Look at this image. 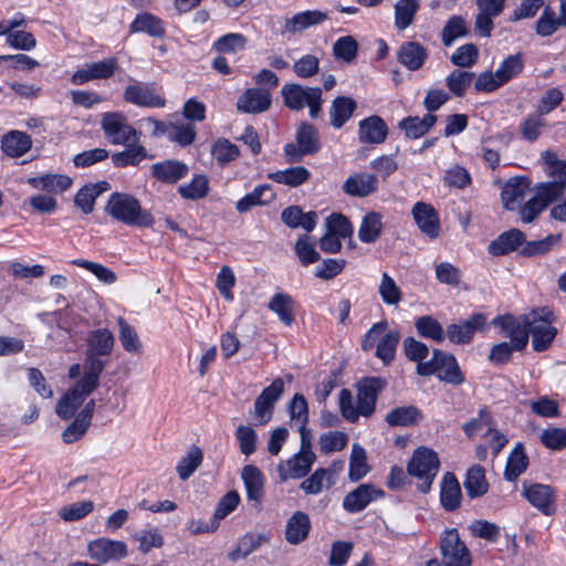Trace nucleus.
<instances>
[{
  "label": "nucleus",
  "instance_id": "cd10ccee",
  "mask_svg": "<svg viewBox=\"0 0 566 566\" xmlns=\"http://www.w3.org/2000/svg\"><path fill=\"white\" fill-rule=\"evenodd\" d=\"M109 189L111 185L105 180L85 185L75 195L74 203L83 213H91L94 210L96 198Z\"/></svg>",
  "mask_w": 566,
  "mask_h": 566
},
{
  "label": "nucleus",
  "instance_id": "c85d7f7f",
  "mask_svg": "<svg viewBox=\"0 0 566 566\" xmlns=\"http://www.w3.org/2000/svg\"><path fill=\"white\" fill-rule=\"evenodd\" d=\"M270 542L268 534L247 533L238 541L237 547L228 553V558L231 562L244 559L250 554L260 548L263 544Z\"/></svg>",
  "mask_w": 566,
  "mask_h": 566
},
{
  "label": "nucleus",
  "instance_id": "7c9ffc66",
  "mask_svg": "<svg viewBox=\"0 0 566 566\" xmlns=\"http://www.w3.org/2000/svg\"><path fill=\"white\" fill-rule=\"evenodd\" d=\"M281 219L292 229L301 227L311 232L316 226L317 213L315 211L304 213L298 206H290L282 211Z\"/></svg>",
  "mask_w": 566,
  "mask_h": 566
},
{
  "label": "nucleus",
  "instance_id": "0e129e2a",
  "mask_svg": "<svg viewBox=\"0 0 566 566\" xmlns=\"http://www.w3.org/2000/svg\"><path fill=\"white\" fill-rule=\"evenodd\" d=\"M524 69V60L522 53H516L506 57L501 66L496 70L497 77L503 84L517 76Z\"/></svg>",
  "mask_w": 566,
  "mask_h": 566
},
{
  "label": "nucleus",
  "instance_id": "dca6fc26",
  "mask_svg": "<svg viewBox=\"0 0 566 566\" xmlns=\"http://www.w3.org/2000/svg\"><path fill=\"white\" fill-rule=\"evenodd\" d=\"M384 492L370 483L358 485L343 500V507L349 513L363 511L371 501L381 497Z\"/></svg>",
  "mask_w": 566,
  "mask_h": 566
},
{
  "label": "nucleus",
  "instance_id": "20e7f679",
  "mask_svg": "<svg viewBox=\"0 0 566 566\" xmlns=\"http://www.w3.org/2000/svg\"><path fill=\"white\" fill-rule=\"evenodd\" d=\"M439 468L440 461L437 452L429 448L420 447L415 450L408 462L407 471L411 476L419 480L418 490L422 493H428Z\"/></svg>",
  "mask_w": 566,
  "mask_h": 566
},
{
  "label": "nucleus",
  "instance_id": "680f3d73",
  "mask_svg": "<svg viewBox=\"0 0 566 566\" xmlns=\"http://www.w3.org/2000/svg\"><path fill=\"white\" fill-rule=\"evenodd\" d=\"M182 198L197 200L205 198L209 191L208 178L205 175H197L193 179L178 188Z\"/></svg>",
  "mask_w": 566,
  "mask_h": 566
},
{
  "label": "nucleus",
  "instance_id": "79ce46f5",
  "mask_svg": "<svg viewBox=\"0 0 566 566\" xmlns=\"http://www.w3.org/2000/svg\"><path fill=\"white\" fill-rule=\"evenodd\" d=\"M310 177V170L303 166H295L269 174L271 180L289 187H298L305 184Z\"/></svg>",
  "mask_w": 566,
  "mask_h": 566
},
{
  "label": "nucleus",
  "instance_id": "bf43d9fd",
  "mask_svg": "<svg viewBox=\"0 0 566 566\" xmlns=\"http://www.w3.org/2000/svg\"><path fill=\"white\" fill-rule=\"evenodd\" d=\"M468 33L465 20L461 15H453L442 29V42L446 46H450L458 38L465 36Z\"/></svg>",
  "mask_w": 566,
  "mask_h": 566
},
{
  "label": "nucleus",
  "instance_id": "4c0bfd02",
  "mask_svg": "<svg viewBox=\"0 0 566 566\" xmlns=\"http://www.w3.org/2000/svg\"><path fill=\"white\" fill-rule=\"evenodd\" d=\"M129 30L132 33L145 32L154 38H163L165 35L164 22L149 12L137 14L135 20L130 23Z\"/></svg>",
  "mask_w": 566,
  "mask_h": 566
},
{
  "label": "nucleus",
  "instance_id": "c756f323",
  "mask_svg": "<svg viewBox=\"0 0 566 566\" xmlns=\"http://www.w3.org/2000/svg\"><path fill=\"white\" fill-rule=\"evenodd\" d=\"M461 499V488L457 478L453 473L447 472L443 475L440 490V501L442 507L448 512H452L460 506Z\"/></svg>",
  "mask_w": 566,
  "mask_h": 566
},
{
  "label": "nucleus",
  "instance_id": "09e8293b",
  "mask_svg": "<svg viewBox=\"0 0 566 566\" xmlns=\"http://www.w3.org/2000/svg\"><path fill=\"white\" fill-rule=\"evenodd\" d=\"M418 9V0H398L395 4V27L405 30L411 25Z\"/></svg>",
  "mask_w": 566,
  "mask_h": 566
},
{
  "label": "nucleus",
  "instance_id": "aec40b11",
  "mask_svg": "<svg viewBox=\"0 0 566 566\" xmlns=\"http://www.w3.org/2000/svg\"><path fill=\"white\" fill-rule=\"evenodd\" d=\"M526 499L545 515L556 512L555 490L545 484H533L525 489Z\"/></svg>",
  "mask_w": 566,
  "mask_h": 566
},
{
  "label": "nucleus",
  "instance_id": "a19ab883",
  "mask_svg": "<svg viewBox=\"0 0 566 566\" xmlns=\"http://www.w3.org/2000/svg\"><path fill=\"white\" fill-rule=\"evenodd\" d=\"M295 139L303 154L314 155L321 149L318 130L310 123L304 122L298 126Z\"/></svg>",
  "mask_w": 566,
  "mask_h": 566
},
{
  "label": "nucleus",
  "instance_id": "5701e85b",
  "mask_svg": "<svg viewBox=\"0 0 566 566\" xmlns=\"http://www.w3.org/2000/svg\"><path fill=\"white\" fill-rule=\"evenodd\" d=\"M311 531V521L306 513L296 511L287 520L285 526V539L291 545L303 543Z\"/></svg>",
  "mask_w": 566,
  "mask_h": 566
},
{
  "label": "nucleus",
  "instance_id": "f704fd0d",
  "mask_svg": "<svg viewBox=\"0 0 566 566\" xmlns=\"http://www.w3.org/2000/svg\"><path fill=\"white\" fill-rule=\"evenodd\" d=\"M269 308L275 313L279 319L285 325L291 326L295 321V301L286 293H276L269 302Z\"/></svg>",
  "mask_w": 566,
  "mask_h": 566
},
{
  "label": "nucleus",
  "instance_id": "13d9d810",
  "mask_svg": "<svg viewBox=\"0 0 566 566\" xmlns=\"http://www.w3.org/2000/svg\"><path fill=\"white\" fill-rule=\"evenodd\" d=\"M560 238V234H549L542 240L528 241L521 249V254L527 258L543 255L558 244Z\"/></svg>",
  "mask_w": 566,
  "mask_h": 566
},
{
  "label": "nucleus",
  "instance_id": "393cba45",
  "mask_svg": "<svg viewBox=\"0 0 566 566\" xmlns=\"http://www.w3.org/2000/svg\"><path fill=\"white\" fill-rule=\"evenodd\" d=\"M537 185L536 193L527 200L520 210L521 219L525 223L533 222L552 202L557 199L552 197L547 191Z\"/></svg>",
  "mask_w": 566,
  "mask_h": 566
},
{
  "label": "nucleus",
  "instance_id": "a211bd4d",
  "mask_svg": "<svg viewBox=\"0 0 566 566\" xmlns=\"http://www.w3.org/2000/svg\"><path fill=\"white\" fill-rule=\"evenodd\" d=\"M124 99L142 107H164L166 99L157 94L154 88L143 85H128L124 91Z\"/></svg>",
  "mask_w": 566,
  "mask_h": 566
},
{
  "label": "nucleus",
  "instance_id": "6ab92c4d",
  "mask_svg": "<svg viewBox=\"0 0 566 566\" xmlns=\"http://www.w3.org/2000/svg\"><path fill=\"white\" fill-rule=\"evenodd\" d=\"M388 135V127L385 120L371 115L359 123L358 139L364 144H381Z\"/></svg>",
  "mask_w": 566,
  "mask_h": 566
},
{
  "label": "nucleus",
  "instance_id": "69168bd1",
  "mask_svg": "<svg viewBox=\"0 0 566 566\" xmlns=\"http://www.w3.org/2000/svg\"><path fill=\"white\" fill-rule=\"evenodd\" d=\"M546 126V122L543 116L536 112L534 115H528L520 125V132L524 139L527 142H535L542 133V129Z\"/></svg>",
  "mask_w": 566,
  "mask_h": 566
},
{
  "label": "nucleus",
  "instance_id": "f3484780",
  "mask_svg": "<svg viewBox=\"0 0 566 566\" xmlns=\"http://www.w3.org/2000/svg\"><path fill=\"white\" fill-rule=\"evenodd\" d=\"M413 219L419 229L430 239H434L440 233V220L436 209L426 202H417L412 207Z\"/></svg>",
  "mask_w": 566,
  "mask_h": 566
},
{
  "label": "nucleus",
  "instance_id": "603ef678",
  "mask_svg": "<svg viewBox=\"0 0 566 566\" xmlns=\"http://www.w3.org/2000/svg\"><path fill=\"white\" fill-rule=\"evenodd\" d=\"M202 458L203 454L201 449L197 446H192L187 451L186 455L181 458L176 468L179 478L182 481L189 479V476L200 467Z\"/></svg>",
  "mask_w": 566,
  "mask_h": 566
},
{
  "label": "nucleus",
  "instance_id": "a878e982",
  "mask_svg": "<svg viewBox=\"0 0 566 566\" xmlns=\"http://www.w3.org/2000/svg\"><path fill=\"white\" fill-rule=\"evenodd\" d=\"M31 137L21 130H10L1 138L2 151L12 158L23 156L31 149Z\"/></svg>",
  "mask_w": 566,
  "mask_h": 566
},
{
  "label": "nucleus",
  "instance_id": "c9c22d12",
  "mask_svg": "<svg viewBox=\"0 0 566 566\" xmlns=\"http://www.w3.org/2000/svg\"><path fill=\"white\" fill-rule=\"evenodd\" d=\"M423 419L422 412L415 406H401L389 411L385 418L391 427H410Z\"/></svg>",
  "mask_w": 566,
  "mask_h": 566
},
{
  "label": "nucleus",
  "instance_id": "49530a36",
  "mask_svg": "<svg viewBox=\"0 0 566 566\" xmlns=\"http://www.w3.org/2000/svg\"><path fill=\"white\" fill-rule=\"evenodd\" d=\"M127 148L112 155V161L115 167L124 168L127 166H137L147 157V150L142 145L133 143L127 144Z\"/></svg>",
  "mask_w": 566,
  "mask_h": 566
},
{
  "label": "nucleus",
  "instance_id": "c03bdc74",
  "mask_svg": "<svg viewBox=\"0 0 566 566\" xmlns=\"http://www.w3.org/2000/svg\"><path fill=\"white\" fill-rule=\"evenodd\" d=\"M528 458L524 447L518 442L507 458L504 476L507 481H515L527 469Z\"/></svg>",
  "mask_w": 566,
  "mask_h": 566
},
{
  "label": "nucleus",
  "instance_id": "f03ea898",
  "mask_svg": "<svg viewBox=\"0 0 566 566\" xmlns=\"http://www.w3.org/2000/svg\"><path fill=\"white\" fill-rule=\"evenodd\" d=\"M105 211L111 218L126 226L150 228L155 223L154 216L143 209L134 196L126 192L112 193Z\"/></svg>",
  "mask_w": 566,
  "mask_h": 566
},
{
  "label": "nucleus",
  "instance_id": "338daca9",
  "mask_svg": "<svg viewBox=\"0 0 566 566\" xmlns=\"http://www.w3.org/2000/svg\"><path fill=\"white\" fill-rule=\"evenodd\" d=\"M479 59V50L475 44L467 43L457 49L451 55V62L459 67L468 69L475 64Z\"/></svg>",
  "mask_w": 566,
  "mask_h": 566
},
{
  "label": "nucleus",
  "instance_id": "7ed1b4c3",
  "mask_svg": "<svg viewBox=\"0 0 566 566\" xmlns=\"http://www.w3.org/2000/svg\"><path fill=\"white\" fill-rule=\"evenodd\" d=\"M417 374L424 377L436 375L439 380L454 386H459L465 381V377L455 357L441 349H433L430 360L426 364H418Z\"/></svg>",
  "mask_w": 566,
  "mask_h": 566
},
{
  "label": "nucleus",
  "instance_id": "72a5a7b5",
  "mask_svg": "<svg viewBox=\"0 0 566 566\" xmlns=\"http://www.w3.org/2000/svg\"><path fill=\"white\" fill-rule=\"evenodd\" d=\"M328 19L327 13L319 10H308L285 20L284 28L290 33L301 32L310 27L323 23Z\"/></svg>",
  "mask_w": 566,
  "mask_h": 566
},
{
  "label": "nucleus",
  "instance_id": "f257e3e1",
  "mask_svg": "<svg viewBox=\"0 0 566 566\" xmlns=\"http://www.w3.org/2000/svg\"><path fill=\"white\" fill-rule=\"evenodd\" d=\"M85 342L83 376L67 389L55 406L56 415L63 420L71 419L85 399L99 386V377L114 350L115 336L108 328H96L87 333Z\"/></svg>",
  "mask_w": 566,
  "mask_h": 566
},
{
  "label": "nucleus",
  "instance_id": "a18cd8bd",
  "mask_svg": "<svg viewBox=\"0 0 566 566\" xmlns=\"http://www.w3.org/2000/svg\"><path fill=\"white\" fill-rule=\"evenodd\" d=\"M527 184L522 179L512 178L503 187L501 199L506 210H515L518 203L524 199Z\"/></svg>",
  "mask_w": 566,
  "mask_h": 566
},
{
  "label": "nucleus",
  "instance_id": "8fccbe9b",
  "mask_svg": "<svg viewBox=\"0 0 566 566\" xmlns=\"http://www.w3.org/2000/svg\"><path fill=\"white\" fill-rule=\"evenodd\" d=\"M211 155L220 167H224L240 156V149L229 139L218 138L211 146Z\"/></svg>",
  "mask_w": 566,
  "mask_h": 566
},
{
  "label": "nucleus",
  "instance_id": "bb28decb",
  "mask_svg": "<svg viewBox=\"0 0 566 566\" xmlns=\"http://www.w3.org/2000/svg\"><path fill=\"white\" fill-rule=\"evenodd\" d=\"M525 242V234L518 229H511L500 234L489 244V252L500 256L515 251Z\"/></svg>",
  "mask_w": 566,
  "mask_h": 566
},
{
  "label": "nucleus",
  "instance_id": "39448f33",
  "mask_svg": "<svg viewBox=\"0 0 566 566\" xmlns=\"http://www.w3.org/2000/svg\"><path fill=\"white\" fill-rule=\"evenodd\" d=\"M536 315L534 310L518 317L512 314L499 315L492 324L500 327L505 337H510V344L515 347V350H522L528 343L531 326L536 323Z\"/></svg>",
  "mask_w": 566,
  "mask_h": 566
},
{
  "label": "nucleus",
  "instance_id": "58836bf2",
  "mask_svg": "<svg viewBox=\"0 0 566 566\" xmlns=\"http://www.w3.org/2000/svg\"><path fill=\"white\" fill-rule=\"evenodd\" d=\"M356 106V102L352 97H336L329 108L331 124L335 128H342L344 124L352 117Z\"/></svg>",
  "mask_w": 566,
  "mask_h": 566
},
{
  "label": "nucleus",
  "instance_id": "774afa93",
  "mask_svg": "<svg viewBox=\"0 0 566 566\" xmlns=\"http://www.w3.org/2000/svg\"><path fill=\"white\" fill-rule=\"evenodd\" d=\"M248 40L241 33H228L219 38L214 44L213 49L219 53H235L239 50L244 49Z\"/></svg>",
  "mask_w": 566,
  "mask_h": 566
},
{
  "label": "nucleus",
  "instance_id": "1a4fd4ad",
  "mask_svg": "<svg viewBox=\"0 0 566 566\" xmlns=\"http://www.w3.org/2000/svg\"><path fill=\"white\" fill-rule=\"evenodd\" d=\"M545 172L552 179L547 182L538 184L545 192L558 199L566 190V160L558 159L557 155L552 150L543 154Z\"/></svg>",
  "mask_w": 566,
  "mask_h": 566
},
{
  "label": "nucleus",
  "instance_id": "6e6d98bb",
  "mask_svg": "<svg viewBox=\"0 0 566 566\" xmlns=\"http://www.w3.org/2000/svg\"><path fill=\"white\" fill-rule=\"evenodd\" d=\"M365 449L358 444L353 446L350 459H349V480L353 482L363 479L369 471V467L366 461Z\"/></svg>",
  "mask_w": 566,
  "mask_h": 566
},
{
  "label": "nucleus",
  "instance_id": "5fc2aeb1",
  "mask_svg": "<svg viewBox=\"0 0 566 566\" xmlns=\"http://www.w3.org/2000/svg\"><path fill=\"white\" fill-rule=\"evenodd\" d=\"M359 45L355 38L352 35H345L334 43L333 55L336 60H340L349 64L355 61Z\"/></svg>",
  "mask_w": 566,
  "mask_h": 566
},
{
  "label": "nucleus",
  "instance_id": "f8f14e48",
  "mask_svg": "<svg viewBox=\"0 0 566 566\" xmlns=\"http://www.w3.org/2000/svg\"><path fill=\"white\" fill-rule=\"evenodd\" d=\"M87 553L93 560L105 564L125 557L127 545L122 541L101 537L88 543Z\"/></svg>",
  "mask_w": 566,
  "mask_h": 566
},
{
  "label": "nucleus",
  "instance_id": "864d4df0",
  "mask_svg": "<svg viewBox=\"0 0 566 566\" xmlns=\"http://www.w3.org/2000/svg\"><path fill=\"white\" fill-rule=\"evenodd\" d=\"M475 74L473 72L454 70L446 78V85L457 97L464 96Z\"/></svg>",
  "mask_w": 566,
  "mask_h": 566
},
{
  "label": "nucleus",
  "instance_id": "e2e57ef3",
  "mask_svg": "<svg viewBox=\"0 0 566 566\" xmlns=\"http://www.w3.org/2000/svg\"><path fill=\"white\" fill-rule=\"evenodd\" d=\"M119 340L123 348L128 353L139 354L142 352V343L133 326H130L123 317L118 318Z\"/></svg>",
  "mask_w": 566,
  "mask_h": 566
},
{
  "label": "nucleus",
  "instance_id": "473e14b6",
  "mask_svg": "<svg viewBox=\"0 0 566 566\" xmlns=\"http://www.w3.org/2000/svg\"><path fill=\"white\" fill-rule=\"evenodd\" d=\"M27 182L34 189L44 190L51 193L63 192L72 185V179L65 175L45 174L28 178Z\"/></svg>",
  "mask_w": 566,
  "mask_h": 566
},
{
  "label": "nucleus",
  "instance_id": "9b49d317",
  "mask_svg": "<svg viewBox=\"0 0 566 566\" xmlns=\"http://www.w3.org/2000/svg\"><path fill=\"white\" fill-rule=\"evenodd\" d=\"M386 386L380 377L365 378L357 386V403L361 416L369 417L375 411L378 395Z\"/></svg>",
  "mask_w": 566,
  "mask_h": 566
},
{
  "label": "nucleus",
  "instance_id": "9d476101",
  "mask_svg": "<svg viewBox=\"0 0 566 566\" xmlns=\"http://www.w3.org/2000/svg\"><path fill=\"white\" fill-rule=\"evenodd\" d=\"M536 323L531 326L532 345L534 350H546L554 340L557 329L552 325L554 314L548 307L534 310Z\"/></svg>",
  "mask_w": 566,
  "mask_h": 566
},
{
  "label": "nucleus",
  "instance_id": "2eb2a0df",
  "mask_svg": "<svg viewBox=\"0 0 566 566\" xmlns=\"http://www.w3.org/2000/svg\"><path fill=\"white\" fill-rule=\"evenodd\" d=\"M272 97L269 90L262 87L247 88L237 101V109L244 114H260L271 106Z\"/></svg>",
  "mask_w": 566,
  "mask_h": 566
},
{
  "label": "nucleus",
  "instance_id": "de8ad7c7",
  "mask_svg": "<svg viewBox=\"0 0 566 566\" xmlns=\"http://www.w3.org/2000/svg\"><path fill=\"white\" fill-rule=\"evenodd\" d=\"M381 229V216L378 212H369L361 221L358 238L361 242L373 243L380 237Z\"/></svg>",
  "mask_w": 566,
  "mask_h": 566
},
{
  "label": "nucleus",
  "instance_id": "423d86ee",
  "mask_svg": "<svg viewBox=\"0 0 566 566\" xmlns=\"http://www.w3.org/2000/svg\"><path fill=\"white\" fill-rule=\"evenodd\" d=\"M282 95L285 106L291 109L301 111L307 105L312 118H316L322 111V90L319 87L286 84L282 87Z\"/></svg>",
  "mask_w": 566,
  "mask_h": 566
},
{
  "label": "nucleus",
  "instance_id": "b1692460",
  "mask_svg": "<svg viewBox=\"0 0 566 566\" xmlns=\"http://www.w3.org/2000/svg\"><path fill=\"white\" fill-rule=\"evenodd\" d=\"M398 61L410 71H418L428 59V51L419 42L409 41L399 48Z\"/></svg>",
  "mask_w": 566,
  "mask_h": 566
},
{
  "label": "nucleus",
  "instance_id": "e433bc0d",
  "mask_svg": "<svg viewBox=\"0 0 566 566\" xmlns=\"http://www.w3.org/2000/svg\"><path fill=\"white\" fill-rule=\"evenodd\" d=\"M275 198L270 185H260L254 190L241 198L235 208L240 213L248 212L253 207L270 203Z\"/></svg>",
  "mask_w": 566,
  "mask_h": 566
},
{
  "label": "nucleus",
  "instance_id": "4be33fe9",
  "mask_svg": "<svg viewBox=\"0 0 566 566\" xmlns=\"http://www.w3.org/2000/svg\"><path fill=\"white\" fill-rule=\"evenodd\" d=\"M248 499L260 506L264 499V475L252 464L244 465L241 472Z\"/></svg>",
  "mask_w": 566,
  "mask_h": 566
},
{
  "label": "nucleus",
  "instance_id": "2f4dec72",
  "mask_svg": "<svg viewBox=\"0 0 566 566\" xmlns=\"http://www.w3.org/2000/svg\"><path fill=\"white\" fill-rule=\"evenodd\" d=\"M188 166L178 160H166L151 166L153 176L166 184H176L188 174Z\"/></svg>",
  "mask_w": 566,
  "mask_h": 566
},
{
  "label": "nucleus",
  "instance_id": "ddd939ff",
  "mask_svg": "<svg viewBox=\"0 0 566 566\" xmlns=\"http://www.w3.org/2000/svg\"><path fill=\"white\" fill-rule=\"evenodd\" d=\"M316 460L314 452L300 450L286 463H280L277 465V473L281 482H285L289 479H302L310 471L313 463Z\"/></svg>",
  "mask_w": 566,
  "mask_h": 566
},
{
  "label": "nucleus",
  "instance_id": "4468645a",
  "mask_svg": "<svg viewBox=\"0 0 566 566\" xmlns=\"http://www.w3.org/2000/svg\"><path fill=\"white\" fill-rule=\"evenodd\" d=\"M486 327V316L481 313H475L470 319L463 321L459 324H450L447 327L446 335L450 342L454 344H468L472 340L476 332H482Z\"/></svg>",
  "mask_w": 566,
  "mask_h": 566
},
{
  "label": "nucleus",
  "instance_id": "0eeeda50",
  "mask_svg": "<svg viewBox=\"0 0 566 566\" xmlns=\"http://www.w3.org/2000/svg\"><path fill=\"white\" fill-rule=\"evenodd\" d=\"M106 138L114 145L136 144L140 134L128 124L127 118L119 112L105 113L101 119Z\"/></svg>",
  "mask_w": 566,
  "mask_h": 566
},
{
  "label": "nucleus",
  "instance_id": "412c9836",
  "mask_svg": "<svg viewBox=\"0 0 566 566\" xmlns=\"http://www.w3.org/2000/svg\"><path fill=\"white\" fill-rule=\"evenodd\" d=\"M378 189V178L376 175L357 172L347 178L343 185L345 193L364 198L374 193Z\"/></svg>",
  "mask_w": 566,
  "mask_h": 566
},
{
  "label": "nucleus",
  "instance_id": "6e6552de",
  "mask_svg": "<svg viewBox=\"0 0 566 566\" xmlns=\"http://www.w3.org/2000/svg\"><path fill=\"white\" fill-rule=\"evenodd\" d=\"M440 551L444 566H470V551L461 541L457 528L447 530L441 538Z\"/></svg>",
  "mask_w": 566,
  "mask_h": 566
},
{
  "label": "nucleus",
  "instance_id": "052dcab7",
  "mask_svg": "<svg viewBox=\"0 0 566 566\" xmlns=\"http://www.w3.org/2000/svg\"><path fill=\"white\" fill-rule=\"evenodd\" d=\"M382 302L387 305L398 306L402 300V292L388 273H382L378 289Z\"/></svg>",
  "mask_w": 566,
  "mask_h": 566
},
{
  "label": "nucleus",
  "instance_id": "3c124183",
  "mask_svg": "<svg viewBox=\"0 0 566 566\" xmlns=\"http://www.w3.org/2000/svg\"><path fill=\"white\" fill-rule=\"evenodd\" d=\"M415 326L422 337L433 339L437 343H442L446 338L442 325L430 315L418 317L415 322Z\"/></svg>",
  "mask_w": 566,
  "mask_h": 566
},
{
  "label": "nucleus",
  "instance_id": "4d7b16f0",
  "mask_svg": "<svg viewBox=\"0 0 566 566\" xmlns=\"http://www.w3.org/2000/svg\"><path fill=\"white\" fill-rule=\"evenodd\" d=\"M399 340L400 333L398 331H389L379 340L376 349V356L381 359L385 365L390 364L395 358L396 347Z\"/></svg>",
  "mask_w": 566,
  "mask_h": 566
},
{
  "label": "nucleus",
  "instance_id": "ea45409f",
  "mask_svg": "<svg viewBox=\"0 0 566 566\" xmlns=\"http://www.w3.org/2000/svg\"><path fill=\"white\" fill-rule=\"evenodd\" d=\"M436 123L437 116L432 114H426L422 118L408 116L399 122V128L408 138H419L427 134Z\"/></svg>",
  "mask_w": 566,
  "mask_h": 566
},
{
  "label": "nucleus",
  "instance_id": "37998d69",
  "mask_svg": "<svg viewBox=\"0 0 566 566\" xmlns=\"http://www.w3.org/2000/svg\"><path fill=\"white\" fill-rule=\"evenodd\" d=\"M464 489L471 499L480 497L488 492L489 483L485 479V471L481 465L475 464L468 470Z\"/></svg>",
  "mask_w": 566,
  "mask_h": 566
}]
</instances>
